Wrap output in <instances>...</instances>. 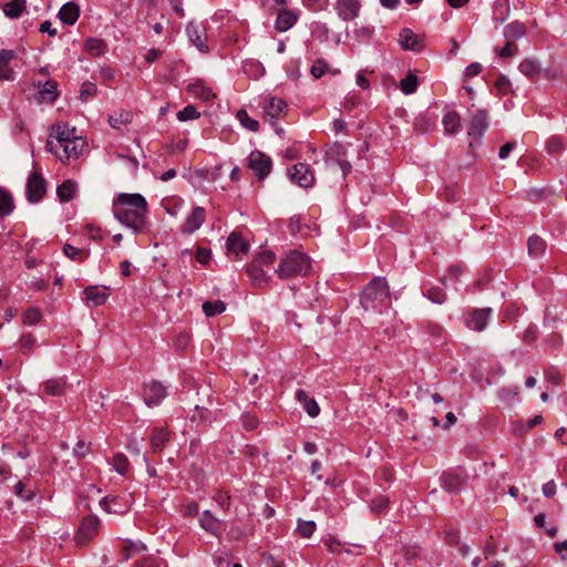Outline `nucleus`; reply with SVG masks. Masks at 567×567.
Here are the masks:
<instances>
[{"label":"nucleus","mask_w":567,"mask_h":567,"mask_svg":"<svg viewBox=\"0 0 567 567\" xmlns=\"http://www.w3.org/2000/svg\"><path fill=\"white\" fill-rule=\"evenodd\" d=\"M114 217L134 234L142 233L146 225L147 203L141 194H118L112 204Z\"/></svg>","instance_id":"nucleus-1"},{"label":"nucleus","mask_w":567,"mask_h":567,"mask_svg":"<svg viewBox=\"0 0 567 567\" xmlns=\"http://www.w3.org/2000/svg\"><path fill=\"white\" fill-rule=\"evenodd\" d=\"M391 300L388 281L383 277L373 278L361 293V305L365 310L382 311Z\"/></svg>","instance_id":"nucleus-2"},{"label":"nucleus","mask_w":567,"mask_h":567,"mask_svg":"<svg viewBox=\"0 0 567 567\" xmlns=\"http://www.w3.org/2000/svg\"><path fill=\"white\" fill-rule=\"evenodd\" d=\"M309 269V258L305 254L293 250L281 259L276 272L279 278L288 279L296 276H306Z\"/></svg>","instance_id":"nucleus-3"},{"label":"nucleus","mask_w":567,"mask_h":567,"mask_svg":"<svg viewBox=\"0 0 567 567\" xmlns=\"http://www.w3.org/2000/svg\"><path fill=\"white\" fill-rule=\"evenodd\" d=\"M85 141L79 136L76 138L69 140L61 145L60 150L51 151V153L54 154L62 163H70L71 161H75L80 157L85 150Z\"/></svg>","instance_id":"nucleus-4"},{"label":"nucleus","mask_w":567,"mask_h":567,"mask_svg":"<svg viewBox=\"0 0 567 567\" xmlns=\"http://www.w3.org/2000/svg\"><path fill=\"white\" fill-rule=\"evenodd\" d=\"M76 137L79 136L76 135L75 127H70L68 124H56L52 127V132L47 142V148L49 152L58 151L63 143Z\"/></svg>","instance_id":"nucleus-5"},{"label":"nucleus","mask_w":567,"mask_h":567,"mask_svg":"<svg viewBox=\"0 0 567 567\" xmlns=\"http://www.w3.org/2000/svg\"><path fill=\"white\" fill-rule=\"evenodd\" d=\"M133 503V496L130 493L122 495L106 496L101 501L105 512L122 515L130 511Z\"/></svg>","instance_id":"nucleus-6"},{"label":"nucleus","mask_w":567,"mask_h":567,"mask_svg":"<svg viewBox=\"0 0 567 567\" xmlns=\"http://www.w3.org/2000/svg\"><path fill=\"white\" fill-rule=\"evenodd\" d=\"M47 192V183L40 172L29 175L27 182V198L30 203H39Z\"/></svg>","instance_id":"nucleus-7"},{"label":"nucleus","mask_w":567,"mask_h":567,"mask_svg":"<svg viewBox=\"0 0 567 567\" xmlns=\"http://www.w3.org/2000/svg\"><path fill=\"white\" fill-rule=\"evenodd\" d=\"M248 167L255 172L259 179L267 177L272 167V161L260 151H254L248 156Z\"/></svg>","instance_id":"nucleus-8"},{"label":"nucleus","mask_w":567,"mask_h":567,"mask_svg":"<svg viewBox=\"0 0 567 567\" xmlns=\"http://www.w3.org/2000/svg\"><path fill=\"white\" fill-rule=\"evenodd\" d=\"M288 176L298 186L308 188L315 182V175L309 165L305 163L295 164L288 169Z\"/></svg>","instance_id":"nucleus-9"},{"label":"nucleus","mask_w":567,"mask_h":567,"mask_svg":"<svg viewBox=\"0 0 567 567\" xmlns=\"http://www.w3.org/2000/svg\"><path fill=\"white\" fill-rule=\"evenodd\" d=\"M227 255L231 259H241L249 252L248 241L238 233H231L226 241Z\"/></svg>","instance_id":"nucleus-10"},{"label":"nucleus","mask_w":567,"mask_h":567,"mask_svg":"<svg viewBox=\"0 0 567 567\" xmlns=\"http://www.w3.org/2000/svg\"><path fill=\"white\" fill-rule=\"evenodd\" d=\"M492 313V308L474 309L467 313L465 324L468 329L481 332L486 328Z\"/></svg>","instance_id":"nucleus-11"},{"label":"nucleus","mask_w":567,"mask_h":567,"mask_svg":"<svg viewBox=\"0 0 567 567\" xmlns=\"http://www.w3.org/2000/svg\"><path fill=\"white\" fill-rule=\"evenodd\" d=\"M99 529V519L95 516L85 517L78 530L76 543L79 545L87 544L96 534Z\"/></svg>","instance_id":"nucleus-12"},{"label":"nucleus","mask_w":567,"mask_h":567,"mask_svg":"<svg viewBox=\"0 0 567 567\" xmlns=\"http://www.w3.org/2000/svg\"><path fill=\"white\" fill-rule=\"evenodd\" d=\"M336 12L343 21H351L359 17L361 2L359 0H337Z\"/></svg>","instance_id":"nucleus-13"},{"label":"nucleus","mask_w":567,"mask_h":567,"mask_svg":"<svg viewBox=\"0 0 567 567\" xmlns=\"http://www.w3.org/2000/svg\"><path fill=\"white\" fill-rule=\"evenodd\" d=\"M186 33L189 41L198 49L199 52H208V45L206 43V31L202 24L190 21L186 27Z\"/></svg>","instance_id":"nucleus-14"},{"label":"nucleus","mask_w":567,"mask_h":567,"mask_svg":"<svg viewBox=\"0 0 567 567\" xmlns=\"http://www.w3.org/2000/svg\"><path fill=\"white\" fill-rule=\"evenodd\" d=\"M487 117L485 110H477L473 113L468 124V136L475 140L481 138L488 126Z\"/></svg>","instance_id":"nucleus-15"},{"label":"nucleus","mask_w":567,"mask_h":567,"mask_svg":"<svg viewBox=\"0 0 567 567\" xmlns=\"http://www.w3.org/2000/svg\"><path fill=\"white\" fill-rule=\"evenodd\" d=\"M166 394L164 385L156 381L145 384L143 389V398L148 406L159 404Z\"/></svg>","instance_id":"nucleus-16"},{"label":"nucleus","mask_w":567,"mask_h":567,"mask_svg":"<svg viewBox=\"0 0 567 567\" xmlns=\"http://www.w3.org/2000/svg\"><path fill=\"white\" fill-rule=\"evenodd\" d=\"M84 300L89 307H99L104 305L109 297V289L106 287L89 286L84 289Z\"/></svg>","instance_id":"nucleus-17"},{"label":"nucleus","mask_w":567,"mask_h":567,"mask_svg":"<svg viewBox=\"0 0 567 567\" xmlns=\"http://www.w3.org/2000/svg\"><path fill=\"white\" fill-rule=\"evenodd\" d=\"M399 42L404 50L420 52L424 49V40L411 29H403L399 34Z\"/></svg>","instance_id":"nucleus-18"},{"label":"nucleus","mask_w":567,"mask_h":567,"mask_svg":"<svg viewBox=\"0 0 567 567\" xmlns=\"http://www.w3.org/2000/svg\"><path fill=\"white\" fill-rule=\"evenodd\" d=\"M199 526L208 534L220 537L224 523L215 517L210 511H204L199 517Z\"/></svg>","instance_id":"nucleus-19"},{"label":"nucleus","mask_w":567,"mask_h":567,"mask_svg":"<svg viewBox=\"0 0 567 567\" xmlns=\"http://www.w3.org/2000/svg\"><path fill=\"white\" fill-rule=\"evenodd\" d=\"M206 213L203 207H195L182 225L183 234H193L204 224Z\"/></svg>","instance_id":"nucleus-20"},{"label":"nucleus","mask_w":567,"mask_h":567,"mask_svg":"<svg viewBox=\"0 0 567 567\" xmlns=\"http://www.w3.org/2000/svg\"><path fill=\"white\" fill-rule=\"evenodd\" d=\"M186 90L193 97L204 102H209L216 96L213 89L202 80H195L189 83Z\"/></svg>","instance_id":"nucleus-21"},{"label":"nucleus","mask_w":567,"mask_h":567,"mask_svg":"<svg viewBox=\"0 0 567 567\" xmlns=\"http://www.w3.org/2000/svg\"><path fill=\"white\" fill-rule=\"evenodd\" d=\"M519 71L529 79H536L539 74H544L546 79L555 78V74H550L548 70H542L538 61L536 59H525L519 63Z\"/></svg>","instance_id":"nucleus-22"},{"label":"nucleus","mask_w":567,"mask_h":567,"mask_svg":"<svg viewBox=\"0 0 567 567\" xmlns=\"http://www.w3.org/2000/svg\"><path fill=\"white\" fill-rule=\"evenodd\" d=\"M298 20V16L291 11L286 9L285 7L278 10L277 19H276V30L279 32H285L292 28Z\"/></svg>","instance_id":"nucleus-23"},{"label":"nucleus","mask_w":567,"mask_h":567,"mask_svg":"<svg viewBox=\"0 0 567 567\" xmlns=\"http://www.w3.org/2000/svg\"><path fill=\"white\" fill-rule=\"evenodd\" d=\"M80 17V7L75 2H68L62 6L59 11L60 20L68 24L73 25Z\"/></svg>","instance_id":"nucleus-24"},{"label":"nucleus","mask_w":567,"mask_h":567,"mask_svg":"<svg viewBox=\"0 0 567 567\" xmlns=\"http://www.w3.org/2000/svg\"><path fill=\"white\" fill-rule=\"evenodd\" d=\"M296 399L302 403V406L307 414L311 417H316L320 414V408L317 401L312 398H309L307 392L302 389L296 391Z\"/></svg>","instance_id":"nucleus-25"},{"label":"nucleus","mask_w":567,"mask_h":567,"mask_svg":"<svg viewBox=\"0 0 567 567\" xmlns=\"http://www.w3.org/2000/svg\"><path fill=\"white\" fill-rule=\"evenodd\" d=\"M287 109V103L279 97H270L264 106L265 114L270 120H277Z\"/></svg>","instance_id":"nucleus-26"},{"label":"nucleus","mask_w":567,"mask_h":567,"mask_svg":"<svg viewBox=\"0 0 567 567\" xmlns=\"http://www.w3.org/2000/svg\"><path fill=\"white\" fill-rule=\"evenodd\" d=\"M84 50L91 56H102L107 52L109 45L103 39L87 38L84 42Z\"/></svg>","instance_id":"nucleus-27"},{"label":"nucleus","mask_w":567,"mask_h":567,"mask_svg":"<svg viewBox=\"0 0 567 567\" xmlns=\"http://www.w3.org/2000/svg\"><path fill=\"white\" fill-rule=\"evenodd\" d=\"M76 190L78 184L72 179H68L58 186L56 195L62 203H68L74 198Z\"/></svg>","instance_id":"nucleus-28"},{"label":"nucleus","mask_w":567,"mask_h":567,"mask_svg":"<svg viewBox=\"0 0 567 567\" xmlns=\"http://www.w3.org/2000/svg\"><path fill=\"white\" fill-rule=\"evenodd\" d=\"M442 125L446 134H455L461 127V116L455 111H450L444 114Z\"/></svg>","instance_id":"nucleus-29"},{"label":"nucleus","mask_w":567,"mask_h":567,"mask_svg":"<svg viewBox=\"0 0 567 567\" xmlns=\"http://www.w3.org/2000/svg\"><path fill=\"white\" fill-rule=\"evenodd\" d=\"M526 33V27L524 23L519 21H513L508 23L503 31L504 37L507 39V41L514 42L515 40H518L523 38Z\"/></svg>","instance_id":"nucleus-30"},{"label":"nucleus","mask_w":567,"mask_h":567,"mask_svg":"<svg viewBox=\"0 0 567 567\" xmlns=\"http://www.w3.org/2000/svg\"><path fill=\"white\" fill-rule=\"evenodd\" d=\"M42 391L52 396L62 395L65 390V381L62 378L50 379L41 384Z\"/></svg>","instance_id":"nucleus-31"},{"label":"nucleus","mask_w":567,"mask_h":567,"mask_svg":"<svg viewBox=\"0 0 567 567\" xmlns=\"http://www.w3.org/2000/svg\"><path fill=\"white\" fill-rule=\"evenodd\" d=\"M169 440V433L163 427L154 429L151 436V447L154 452H159Z\"/></svg>","instance_id":"nucleus-32"},{"label":"nucleus","mask_w":567,"mask_h":567,"mask_svg":"<svg viewBox=\"0 0 567 567\" xmlns=\"http://www.w3.org/2000/svg\"><path fill=\"white\" fill-rule=\"evenodd\" d=\"M41 102L52 103L59 96L58 83L53 80L47 81L39 91Z\"/></svg>","instance_id":"nucleus-33"},{"label":"nucleus","mask_w":567,"mask_h":567,"mask_svg":"<svg viewBox=\"0 0 567 567\" xmlns=\"http://www.w3.org/2000/svg\"><path fill=\"white\" fill-rule=\"evenodd\" d=\"M247 274L251 279L254 286L261 287L267 284L269 277L264 271L262 267L257 264H250L247 267Z\"/></svg>","instance_id":"nucleus-34"},{"label":"nucleus","mask_w":567,"mask_h":567,"mask_svg":"<svg viewBox=\"0 0 567 567\" xmlns=\"http://www.w3.org/2000/svg\"><path fill=\"white\" fill-rule=\"evenodd\" d=\"M419 79L416 74L412 71L408 73V75L400 81V90L403 94L410 95L417 90Z\"/></svg>","instance_id":"nucleus-35"},{"label":"nucleus","mask_w":567,"mask_h":567,"mask_svg":"<svg viewBox=\"0 0 567 567\" xmlns=\"http://www.w3.org/2000/svg\"><path fill=\"white\" fill-rule=\"evenodd\" d=\"M25 0H12L3 6V13L11 19L19 18L25 10Z\"/></svg>","instance_id":"nucleus-36"},{"label":"nucleus","mask_w":567,"mask_h":567,"mask_svg":"<svg viewBox=\"0 0 567 567\" xmlns=\"http://www.w3.org/2000/svg\"><path fill=\"white\" fill-rule=\"evenodd\" d=\"M133 120V114L130 111H120L109 116V123L113 128L120 130L122 126L127 125Z\"/></svg>","instance_id":"nucleus-37"},{"label":"nucleus","mask_w":567,"mask_h":567,"mask_svg":"<svg viewBox=\"0 0 567 567\" xmlns=\"http://www.w3.org/2000/svg\"><path fill=\"white\" fill-rule=\"evenodd\" d=\"M145 545L141 542L134 543L131 540H126L121 548L122 558L123 560H128L134 555L145 550Z\"/></svg>","instance_id":"nucleus-38"},{"label":"nucleus","mask_w":567,"mask_h":567,"mask_svg":"<svg viewBox=\"0 0 567 567\" xmlns=\"http://www.w3.org/2000/svg\"><path fill=\"white\" fill-rule=\"evenodd\" d=\"M441 485L447 492L453 493V492H456L460 489V487L462 485V481L456 475H453L450 473H444L441 476Z\"/></svg>","instance_id":"nucleus-39"},{"label":"nucleus","mask_w":567,"mask_h":567,"mask_svg":"<svg viewBox=\"0 0 567 567\" xmlns=\"http://www.w3.org/2000/svg\"><path fill=\"white\" fill-rule=\"evenodd\" d=\"M546 249V243L543 238L537 235L529 237L528 239V252L530 256L538 257L544 254Z\"/></svg>","instance_id":"nucleus-40"},{"label":"nucleus","mask_w":567,"mask_h":567,"mask_svg":"<svg viewBox=\"0 0 567 567\" xmlns=\"http://www.w3.org/2000/svg\"><path fill=\"white\" fill-rule=\"evenodd\" d=\"M239 123L250 132H258L259 123L257 120L249 116L246 110H239L236 114Z\"/></svg>","instance_id":"nucleus-41"},{"label":"nucleus","mask_w":567,"mask_h":567,"mask_svg":"<svg viewBox=\"0 0 567 567\" xmlns=\"http://www.w3.org/2000/svg\"><path fill=\"white\" fill-rule=\"evenodd\" d=\"M13 207L12 196L8 192L0 189V217L10 215Z\"/></svg>","instance_id":"nucleus-42"},{"label":"nucleus","mask_w":567,"mask_h":567,"mask_svg":"<svg viewBox=\"0 0 567 567\" xmlns=\"http://www.w3.org/2000/svg\"><path fill=\"white\" fill-rule=\"evenodd\" d=\"M42 319V313L39 308L30 307L22 313V322L27 326H34Z\"/></svg>","instance_id":"nucleus-43"},{"label":"nucleus","mask_w":567,"mask_h":567,"mask_svg":"<svg viewBox=\"0 0 567 567\" xmlns=\"http://www.w3.org/2000/svg\"><path fill=\"white\" fill-rule=\"evenodd\" d=\"M113 468L121 475H125L130 468L128 458L123 453H116L112 461Z\"/></svg>","instance_id":"nucleus-44"},{"label":"nucleus","mask_w":567,"mask_h":567,"mask_svg":"<svg viewBox=\"0 0 567 567\" xmlns=\"http://www.w3.org/2000/svg\"><path fill=\"white\" fill-rule=\"evenodd\" d=\"M226 309V306L223 301H205L203 303V311L207 317H213L218 313H223Z\"/></svg>","instance_id":"nucleus-45"},{"label":"nucleus","mask_w":567,"mask_h":567,"mask_svg":"<svg viewBox=\"0 0 567 567\" xmlns=\"http://www.w3.org/2000/svg\"><path fill=\"white\" fill-rule=\"evenodd\" d=\"M37 339L31 333H24L19 339L18 346L20 350L27 354L31 353L35 348Z\"/></svg>","instance_id":"nucleus-46"},{"label":"nucleus","mask_w":567,"mask_h":567,"mask_svg":"<svg viewBox=\"0 0 567 567\" xmlns=\"http://www.w3.org/2000/svg\"><path fill=\"white\" fill-rule=\"evenodd\" d=\"M275 260H276V256L272 251L264 250V251L258 252L255 256L251 264H257V266L259 265L260 267L271 266V265H274Z\"/></svg>","instance_id":"nucleus-47"},{"label":"nucleus","mask_w":567,"mask_h":567,"mask_svg":"<svg viewBox=\"0 0 567 567\" xmlns=\"http://www.w3.org/2000/svg\"><path fill=\"white\" fill-rule=\"evenodd\" d=\"M316 523L313 520H298L297 532L300 536L309 538L316 530Z\"/></svg>","instance_id":"nucleus-48"},{"label":"nucleus","mask_w":567,"mask_h":567,"mask_svg":"<svg viewBox=\"0 0 567 567\" xmlns=\"http://www.w3.org/2000/svg\"><path fill=\"white\" fill-rule=\"evenodd\" d=\"M546 150L549 154H559L565 150V143L559 136H551L546 144Z\"/></svg>","instance_id":"nucleus-49"},{"label":"nucleus","mask_w":567,"mask_h":567,"mask_svg":"<svg viewBox=\"0 0 567 567\" xmlns=\"http://www.w3.org/2000/svg\"><path fill=\"white\" fill-rule=\"evenodd\" d=\"M199 116H200V113L196 110V107L194 105H187L177 113V118L181 122H186L188 120H196Z\"/></svg>","instance_id":"nucleus-50"},{"label":"nucleus","mask_w":567,"mask_h":567,"mask_svg":"<svg viewBox=\"0 0 567 567\" xmlns=\"http://www.w3.org/2000/svg\"><path fill=\"white\" fill-rule=\"evenodd\" d=\"M97 93V86L92 82H84L81 86L80 99L82 102H86L89 99L95 96Z\"/></svg>","instance_id":"nucleus-51"},{"label":"nucleus","mask_w":567,"mask_h":567,"mask_svg":"<svg viewBox=\"0 0 567 567\" xmlns=\"http://www.w3.org/2000/svg\"><path fill=\"white\" fill-rule=\"evenodd\" d=\"M63 252L66 257H69L72 260L81 261L83 256L86 257L84 250L79 249L70 244H65L63 246Z\"/></svg>","instance_id":"nucleus-52"},{"label":"nucleus","mask_w":567,"mask_h":567,"mask_svg":"<svg viewBox=\"0 0 567 567\" xmlns=\"http://www.w3.org/2000/svg\"><path fill=\"white\" fill-rule=\"evenodd\" d=\"M427 298L435 303H443L446 295L441 287H431L426 292Z\"/></svg>","instance_id":"nucleus-53"},{"label":"nucleus","mask_w":567,"mask_h":567,"mask_svg":"<svg viewBox=\"0 0 567 567\" xmlns=\"http://www.w3.org/2000/svg\"><path fill=\"white\" fill-rule=\"evenodd\" d=\"M189 342L190 336L186 332H181L174 338L173 346L177 351H183L188 347Z\"/></svg>","instance_id":"nucleus-54"},{"label":"nucleus","mask_w":567,"mask_h":567,"mask_svg":"<svg viewBox=\"0 0 567 567\" xmlns=\"http://www.w3.org/2000/svg\"><path fill=\"white\" fill-rule=\"evenodd\" d=\"M328 70V64L323 60H317L310 69L311 74L316 79H320Z\"/></svg>","instance_id":"nucleus-55"},{"label":"nucleus","mask_w":567,"mask_h":567,"mask_svg":"<svg viewBox=\"0 0 567 567\" xmlns=\"http://www.w3.org/2000/svg\"><path fill=\"white\" fill-rule=\"evenodd\" d=\"M90 452V444L86 443L85 441L83 440H80L74 449H73V453L76 457L79 458H83L85 455H87V453Z\"/></svg>","instance_id":"nucleus-56"},{"label":"nucleus","mask_w":567,"mask_h":567,"mask_svg":"<svg viewBox=\"0 0 567 567\" xmlns=\"http://www.w3.org/2000/svg\"><path fill=\"white\" fill-rule=\"evenodd\" d=\"M444 540L450 544V545H454V544H457L458 540H460V534H458V530L455 529V528H445L444 532Z\"/></svg>","instance_id":"nucleus-57"},{"label":"nucleus","mask_w":567,"mask_h":567,"mask_svg":"<svg viewBox=\"0 0 567 567\" xmlns=\"http://www.w3.org/2000/svg\"><path fill=\"white\" fill-rule=\"evenodd\" d=\"M517 47L514 44V42L507 41L506 44L496 52L501 58H511L515 55Z\"/></svg>","instance_id":"nucleus-58"},{"label":"nucleus","mask_w":567,"mask_h":567,"mask_svg":"<svg viewBox=\"0 0 567 567\" xmlns=\"http://www.w3.org/2000/svg\"><path fill=\"white\" fill-rule=\"evenodd\" d=\"M214 501L217 503V505L223 508V509H227L229 507V504H230V497L229 495H227L226 493L224 492H217L215 495H214Z\"/></svg>","instance_id":"nucleus-59"},{"label":"nucleus","mask_w":567,"mask_h":567,"mask_svg":"<svg viewBox=\"0 0 567 567\" xmlns=\"http://www.w3.org/2000/svg\"><path fill=\"white\" fill-rule=\"evenodd\" d=\"M14 493L17 496L25 501H30L34 495L31 491H24V484L21 481L16 484Z\"/></svg>","instance_id":"nucleus-60"},{"label":"nucleus","mask_w":567,"mask_h":567,"mask_svg":"<svg viewBox=\"0 0 567 567\" xmlns=\"http://www.w3.org/2000/svg\"><path fill=\"white\" fill-rule=\"evenodd\" d=\"M212 258V251L209 249H206V248H197L196 250V260L200 264V265H206Z\"/></svg>","instance_id":"nucleus-61"},{"label":"nucleus","mask_w":567,"mask_h":567,"mask_svg":"<svg viewBox=\"0 0 567 567\" xmlns=\"http://www.w3.org/2000/svg\"><path fill=\"white\" fill-rule=\"evenodd\" d=\"M134 567H161V563L155 557H145L136 561Z\"/></svg>","instance_id":"nucleus-62"},{"label":"nucleus","mask_w":567,"mask_h":567,"mask_svg":"<svg viewBox=\"0 0 567 567\" xmlns=\"http://www.w3.org/2000/svg\"><path fill=\"white\" fill-rule=\"evenodd\" d=\"M545 378L548 382L557 385L561 382V375L559 373V371L555 370V369H548L546 372H545Z\"/></svg>","instance_id":"nucleus-63"},{"label":"nucleus","mask_w":567,"mask_h":567,"mask_svg":"<svg viewBox=\"0 0 567 567\" xmlns=\"http://www.w3.org/2000/svg\"><path fill=\"white\" fill-rule=\"evenodd\" d=\"M495 86L498 89V91H501L503 94H506L508 91H509V86H511V82L509 80L504 76V75H501L498 76V79L496 80L495 82Z\"/></svg>","instance_id":"nucleus-64"}]
</instances>
